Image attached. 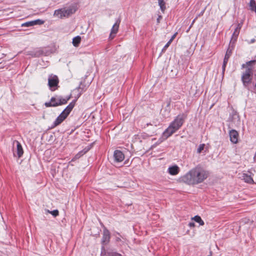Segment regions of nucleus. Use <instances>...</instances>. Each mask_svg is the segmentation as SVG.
Masks as SVG:
<instances>
[{
  "mask_svg": "<svg viewBox=\"0 0 256 256\" xmlns=\"http://www.w3.org/2000/svg\"><path fill=\"white\" fill-rule=\"evenodd\" d=\"M207 176V173L204 170L196 166L181 176L180 180L189 185H195L202 182Z\"/></svg>",
  "mask_w": 256,
  "mask_h": 256,
  "instance_id": "obj_1",
  "label": "nucleus"
},
{
  "mask_svg": "<svg viewBox=\"0 0 256 256\" xmlns=\"http://www.w3.org/2000/svg\"><path fill=\"white\" fill-rule=\"evenodd\" d=\"M184 118L182 116L178 115L163 132V136L166 139L177 131L182 125Z\"/></svg>",
  "mask_w": 256,
  "mask_h": 256,
  "instance_id": "obj_2",
  "label": "nucleus"
},
{
  "mask_svg": "<svg viewBox=\"0 0 256 256\" xmlns=\"http://www.w3.org/2000/svg\"><path fill=\"white\" fill-rule=\"evenodd\" d=\"M76 100L70 102L62 112L58 116L53 124V126L56 127L60 124L68 116L74 107V106Z\"/></svg>",
  "mask_w": 256,
  "mask_h": 256,
  "instance_id": "obj_3",
  "label": "nucleus"
},
{
  "mask_svg": "<svg viewBox=\"0 0 256 256\" xmlns=\"http://www.w3.org/2000/svg\"><path fill=\"white\" fill-rule=\"evenodd\" d=\"M70 98V96L65 98H63L62 97H52L51 98L50 102H45L44 105L46 107H54L64 104L67 103L68 101Z\"/></svg>",
  "mask_w": 256,
  "mask_h": 256,
  "instance_id": "obj_4",
  "label": "nucleus"
},
{
  "mask_svg": "<svg viewBox=\"0 0 256 256\" xmlns=\"http://www.w3.org/2000/svg\"><path fill=\"white\" fill-rule=\"evenodd\" d=\"M76 12V9L74 8H63L56 10L54 12V16L60 18L64 17H68L70 14H74Z\"/></svg>",
  "mask_w": 256,
  "mask_h": 256,
  "instance_id": "obj_5",
  "label": "nucleus"
},
{
  "mask_svg": "<svg viewBox=\"0 0 256 256\" xmlns=\"http://www.w3.org/2000/svg\"><path fill=\"white\" fill-rule=\"evenodd\" d=\"M59 80L58 77L56 75L51 74L48 78V85L52 90L56 89Z\"/></svg>",
  "mask_w": 256,
  "mask_h": 256,
  "instance_id": "obj_6",
  "label": "nucleus"
},
{
  "mask_svg": "<svg viewBox=\"0 0 256 256\" xmlns=\"http://www.w3.org/2000/svg\"><path fill=\"white\" fill-rule=\"evenodd\" d=\"M110 232L108 230L104 228L103 230L102 244L104 245L107 244L110 242Z\"/></svg>",
  "mask_w": 256,
  "mask_h": 256,
  "instance_id": "obj_7",
  "label": "nucleus"
},
{
  "mask_svg": "<svg viewBox=\"0 0 256 256\" xmlns=\"http://www.w3.org/2000/svg\"><path fill=\"white\" fill-rule=\"evenodd\" d=\"M230 142L233 144H236L238 140V134L234 130H232L229 132Z\"/></svg>",
  "mask_w": 256,
  "mask_h": 256,
  "instance_id": "obj_8",
  "label": "nucleus"
},
{
  "mask_svg": "<svg viewBox=\"0 0 256 256\" xmlns=\"http://www.w3.org/2000/svg\"><path fill=\"white\" fill-rule=\"evenodd\" d=\"M242 22L239 23L237 24L234 32H233L232 36L230 42H234L236 41L237 38L239 34L240 30L242 26Z\"/></svg>",
  "mask_w": 256,
  "mask_h": 256,
  "instance_id": "obj_9",
  "label": "nucleus"
},
{
  "mask_svg": "<svg viewBox=\"0 0 256 256\" xmlns=\"http://www.w3.org/2000/svg\"><path fill=\"white\" fill-rule=\"evenodd\" d=\"M114 157L115 161L119 162H122L124 160V156L121 151L116 150L114 152Z\"/></svg>",
  "mask_w": 256,
  "mask_h": 256,
  "instance_id": "obj_10",
  "label": "nucleus"
},
{
  "mask_svg": "<svg viewBox=\"0 0 256 256\" xmlns=\"http://www.w3.org/2000/svg\"><path fill=\"white\" fill-rule=\"evenodd\" d=\"M252 80V76L248 75L247 74H242V80L244 86L247 88L248 85L251 82Z\"/></svg>",
  "mask_w": 256,
  "mask_h": 256,
  "instance_id": "obj_11",
  "label": "nucleus"
},
{
  "mask_svg": "<svg viewBox=\"0 0 256 256\" xmlns=\"http://www.w3.org/2000/svg\"><path fill=\"white\" fill-rule=\"evenodd\" d=\"M180 168L177 165H174L170 166L168 168V172L172 176H175L178 174L180 172Z\"/></svg>",
  "mask_w": 256,
  "mask_h": 256,
  "instance_id": "obj_12",
  "label": "nucleus"
},
{
  "mask_svg": "<svg viewBox=\"0 0 256 256\" xmlns=\"http://www.w3.org/2000/svg\"><path fill=\"white\" fill-rule=\"evenodd\" d=\"M16 144V154L18 158H20L24 153L22 146L20 142L18 140H14L13 142V144Z\"/></svg>",
  "mask_w": 256,
  "mask_h": 256,
  "instance_id": "obj_13",
  "label": "nucleus"
},
{
  "mask_svg": "<svg viewBox=\"0 0 256 256\" xmlns=\"http://www.w3.org/2000/svg\"><path fill=\"white\" fill-rule=\"evenodd\" d=\"M118 28H119V23L116 22V23H115L114 24V26L111 30V32H110V39L112 40L114 38L116 34V33L118 32Z\"/></svg>",
  "mask_w": 256,
  "mask_h": 256,
  "instance_id": "obj_14",
  "label": "nucleus"
},
{
  "mask_svg": "<svg viewBox=\"0 0 256 256\" xmlns=\"http://www.w3.org/2000/svg\"><path fill=\"white\" fill-rule=\"evenodd\" d=\"M43 23H44V21H42L40 20H35L25 22V23L22 24V26H23L28 27V26H33L36 25V24H43Z\"/></svg>",
  "mask_w": 256,
  "mask_h": 256,
  "instance_id": "obj_15",
  "label": "nucleus"
},
{
  "mask_svg": "<svg viewBox=\"0 0 256 256\" xmlns=\"http://www.w3.org/2000/svg\"><path fill=\"white\" fill-rule=\"evenodd\" d=\"M256 64V60H252L246 62V64H242V68H250L251 70H253V66Z\"/></svg>",
  "mask_w": 256,
  "mask_h": 256,
  "instance_id": "obj_16",
  "label": "nucleus"
},
{
  "mask_svg": "<svg viewBox=\"0 0 256 256\" xmlns=\"http://www.w3.org/2000/svg\"><path fill=\"white\" fill-rule=\"evenodd\" d=\"M242 179L246 182L248 184H253L254 182L251 176L246 174H243L242 176Z\"/></svg>",
  "mask_w": 256,
  "mask_h": 256,
  "instance_id": "obj_17",
  "label": "nucleus"
},
{
  "mask_svg": "<svg viewBox=\"0 0 256 256\" xmlns=\"http://www.w3.org/2000/svg\"><path fill=\"white\" fill-rule=\"evenodd\" d=\"M191 219L192 220L198 223L200 226H204V220L199 216H196L192 218Z\"/></svg>",
  "mask_w": 256,
  "mask_h": 256,
  "instance_id": "obj_18",
  "label": "nucleus"
},
{
  "mask_svg": "<svg viewBox=\"0 0 256 256\" xmlns=\"http://www.w3.org/2000/svg\"><path fill=\"white\" fill-rule=\"evenodd\" d=\"M250 10L256 13V2L254 0H250L248 4Z\"/></svg>",
  "mask_w": 256,
  "mask_h": 256,
  "instance_id": "obj_19",
  "label": "nucleus"
},
{
  "mask_svg": "<svg viewBox=\"0 0 256 256\" xmlns=\"http://www.w3.org/2000/svg\"><path fill=\"white\" fill-rule=\"evenodd\" d=\"M81 40L80 36H76L72 39V44L74 46H78Z\"/></svg>",
  "mask_w": 256,
  "mask_h": 256,
  "instance_id": "obj_20",
  "label": "nucleus"
},
{
  "mask_svg": "<svg viewBox=\"0 0 256 256\" xmlns=\"http://www.w3.org/2000/svg\"><path fill=\"white\" fill-rule=\"evenodd\" d=\"M87 152V150H86V151H84V150H82L80 152H79L74 157L72 160V161H74L75 160H77V159H78L79 158H80L83 154H84L85 153H86V152Z\"/></svg>",
  "mask_w": 256,
  "mask_h": 256,
  "instance_id": "obj_21",
  "label": "nucleus"
},
{
  "mask_svg": "<svg viewBox=\"0 0 256 256\" xmlns=\"http://www.w3.org/2000/svg\"><path fill=\"white\" fill-rule=\"evenodd\" d=\"M232 52L230 50H228L224 56V63H228V59L231 55Z\"/></svg>",
  "mask_w": 256,
  "mask_h": 256,
  "instance_id": "obj_22",
  "label": "nucleus"
},
{
  "mask_svg": "<svg viewBox=\"0 0 256 256\" xmlns=\"http://www.w3.org/2000/svg\"><path fill=\"white\" fill-rule=\"evenodd\" d=\"M158 5L162 12H164L166 9L165 2L164 0H158Z\"/></svg>",
  "mask_w": 256,
  "mask_h": 256,
  "instance_id": "obj_23",
  "label": "nucleus"
},
{
  "mask_svg": "<svg viewBox=\"0 0 256 256\" xmlns=\"http://www.w3.org/2000/svg\"><path fill=\"white\" fill-rule=\"evenodd\" d=\"M205 146V144H200L198 146V149H197V153L200 154L202 152V150H204Z\"/></svg>",
  "mask_w": 256,
  "mask_h": 256,
  "instance_id": "obj_24",
  "label": "nucleus"
},
{
  "mask_svg": "<svg viewBox=\"0 0 256 256\" xmlns=\"http://www.w3.org/2000/svg\"><path fill=\"white\" fill-rule=\"evenodd\" d=\"M247 74L248 75L252 76V71L251 70L250 68H246L245 72L242 74Z\"/></svg>",
  "mask_w": 256,
  "mask_h": 256,
  "instance_id": "obj_25",
  "label": "nucleus"
},
{
  "mask_svg": "<svg viewBox=\"0 0 256 256\" xmlns=\"http://www.w3.org/2000/svg\"><path fill=\"white\" fill-rule=\"evenodd\" d=\"M50 214L54 216H56L58 215L59 212H58V210H54L50 212Z\"/></svg>",
  "mask_w": 256,
  "mask_h": 256,
  "instance_id": "obj_26",
  "label": "nucleus"
},
{
  "mask_svg": "<svg viewBox=\"0 0 256 256\" xmlns=\"http://www.w3.org/2000/svg\"><path fill=\"white\" fill-rule=\"evenodd\" d=\"M172 42L170 41H168L167 44L164 46V48H162V51L164 52L166 50V49L169 46L170 44Z\"/></svg>",
  "mask_w": 256,
  "mask_h": 256,
  "instance_id": "obj_27",
  "label": "nucleus"
},
{
  "mask_svg": "<svg viewBox=\"0 0 256 256\" xmlns=\"http://www.w3.org/2000/svg\"><path fill=\"white\" fill-rule=\"evenodd\" d=\"M233 116H234V118L238 120L236 124H240V118H239L238 116L236 114H234Z\"/></svg>",
  "mask_w": 256,
  "mask_h": 256,
  "instance_id": "obj_28",
  "label": "nucleus"
},
{
  "mask_svg": "<svg viewBox=\"0 0 256 256\" xmlns=\"http://www.w3.org/2000/svg\"><path fill=\"white\" fill-rule=\"evenodd\" d=\"M140 136L143 138H146L148 136L146 134H142Z\"/></svg>",
  "mask_w": 256,
  "mask_h": 256,
  "instance_id": "obj_29",
  "label": "nucleus"
},
{
  "mask_svg": "<svg viewBox=\"0 0 256 256\" xmlns=\"http://www.w3.org/2000/svg\"><path fill=\"white\" fill-rule=\"evenodd\" d=\"M177 33H175L171 38L169 40L170 41V42H172V40H174V39L175 38V37L176 36V35Z\"/></svg>",
  "mask_w": 256,
  "mask_h": 256,
  "instance_id": "obj_30",
  "label": "nucleus"
},
{
  "mask_svg": "<svg viewBox=\"0 0 256 256\" xmlns=\"http://www.w3.org/2000/svg\"><path fill=\"white\" fill-rule=\"evenodd\" d=\"M162 114L164 116V117L168 116V109H166L164 110V112H162Z\"/></svg>",
  "mask_w": 256,
  "mask_h": 256,
  "instance_id": "obj_31",
  "label": "nucleus"
},
{
  "mask_svg": "<svg viewBox=\"0 0 256 256\" xmlns=\"http://www.w3.org/2000/svg\"><path fill=\"white\" fill-rule=\"evenodd\" d=\"M188 226H190V227L194 228V226H195V224H194V222H190V223L188 224Z\"/></svg>",
  "mask_w": 256,
  "mask_h": 256,
  "instance_id": "obj_32",
  "label": "nucleus"
},
{
  "mask_svg": "<svg viewBox=\"0 0 256 256\" xmlns=\"http://www.w3.org/2000/svg\"><path fill=\"white\" fill-rule=\"evenodd\" d=\"M116 242H121L122 240L119 236H116Z\"/></svg>",
  "mask_w": 256,
  "mask_h": 256,
  "instance_id": "obj_33",
  "label": "nucleus"
},
{
  "mask_svg": "<svg viewBox=\"0 0 256 256\" xmlns=\"http://www.w3.org/2000/svg\"><path fill=\"white\" fill-rule=\"evenodd\" d=\"M197 18H198V16H196V18L193 20V21L192 22V24H191V25H190V28L192 27V24H194V22H195Z\"/></svg>",
  "mask_w": 256,
  "mask_h": 256,
  "instance_id": "obj_34",
  "label": "nucleus"
},
{
  "mask_svg": "<svg viewBox=\"0 0 256 256\" xmlns=\"http://www.w3.org/2000/svg\"><path fill=\"white\" fill-rule=\"evenodd\" d=\"M226 64H227V63H224V62L222 68H226Z\"/></svg>",
  "mask_w": 256,
  "mask_h": 256,
  "instance_id": "obj_35",
  "label": "nucleus"
},
{
  "mask_svg": "<svg viewBox=\"0 0 256 256\" xmlns=\"http://www.w3.org/2000/svg\"><path fill=\"white\" fill-rule=\"evenodd\" d=\"M225 70H226L225 68H222V74H224Z\"/></svg>",
  "mask_w": 256,
  "mask_h": 256,
  "instance_id": "obj_36",
  "label": "nucleus"
},
{
  "mask_svg": "<svg viewBox=\"0 0 256 256\" xmlns=\"http://www.w3.org/2000/svg\"><path fill=\"white\" fill-rule=\"evenodd\" d=\"M50 212H51V211H50V210H47V212H48V213H50Z\"/></svg>",
  "mask_w": 256,
  "mask_h": 256,
  "instance_id": "obj_37",
  "label": "nucleus"
},
{
  "mask_svg": "<svg viewBox=\"0 0 256 256\" xmlns=\"http://www.w3.org/2000/svg\"><path fill=\"white\" fill-rule=\"evenodd\" d=\"M208 256H212V252H210V255H208Z\"/></svg>",
  "mask_w": 256,
  "mask_h": 256,
  "instance_id": "obj_38",
  "label": "nucleus"
},
{
  "mask_svg": "<svg viewBox=\"0 0 256 256\" xmlns=\"http://www.w3.org/2000/svg\"><path fill=\"white\" fill-rule=\"evenodd\" d=\"M254 40H252V42H254Z\"/></svg>",
  "mask_w": 256,
  "mask_h": 256,
  "instance_id": "obj_39",
  "label": "nucleus"
},
{
  "mask_svg": "<svg viewBox=\"0 0 256 256\" xmlns=\"http://www.w3.org/2000/svg\"><path fill=\"white\" fill-rule=\"evenodd\" d=\"M203 12H204V11H203V12H201V14H202Z\"/></svg>",
  "mask_w": 256,
  "mask_h": 256,
  "instance_id": "obj_40",
  "label": "nucleus"
},
{
  "mask_svg": "<svg viewBox=\"0 0 256 256\" xmlns=\"http://www.w3.org/2000/svg\"><path fill=\"white\" fill-rule=\"evenodd\" d=\"M255 88H256V84H255Z\"/></svg>",
  "mask_w": 256,
  "mask_h": 256,
  "instance_id": "obj_41",
  "label": "nucleus"
}]
</instances>
